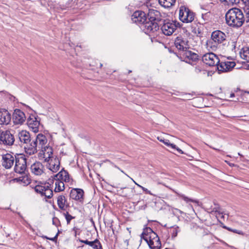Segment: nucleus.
Here are the masks:
<instances>
[{"instance_id":"obj_3","label":"nucleus","mask_w":249,"mask_h":249,"mask_svg":"<svg viewBox=\"0 0 249 249\" xmlns=\"http://www.w3.org/2000/svg\"><path fill=\"white\" fill-rule=\"evenodd\" d=\"M141 239L146 241L151 249H161V244L159 237L150 227L143 229L141 235Z\"/></svg>"},{"instance_id":"obj_55","label":"nucleus","mask_w":249,"mask_h":249,"mask_svg":"<svg viewBox=\"0 0 249 249\" xmlns=\"http://www.w3.org/2000/svg\"><path fill=\"white\" fill-rule=\"evenodd\" d=\"M246 66L247 67V69L249 70V61H247V63Z\"/></svg>"},{"instance_id":"obj_40","label":"nucleus","mask_w":249,"mask_h":249,"mask_svg":"<svg viewBox=\"0 0 249 249\" xmlns=\"http://www.w3.org/2000/svg\"><path fill=\"white\" fill-rule=\"evenodd\" d=\"M22 183L24 185H27L28 184H29L30 183V180L28 179V178L27 177H25V176L22 177Z\"/></svg>"},{"instance_id":"obj_4","label":"nucleus","mask_w":249,"mask_h":249,"mask_svg":"<svg viewBox=\"0 0 249 249\" xmlns=\"http://www.w3.org/2000/svg\"><path fill=\"white\" fill-rule=\"evenodd\" d=\"M14 131L12 130H0V144L11 147L15 142Z\"/></svg>"},{"instance_id":"obj_24","label":"nucleus","mask_w":249,"mask_h":249,"mask_svg":"<svg viewBox=\"0 0 249 249\" xmlns=\"http://www.w3.org/2000/svg\"><path fill=\"white\" fill-rule=\"evenodd\" d=\"M54 179L60 180L63 182H69L70 180L69 173L64 170V168H62L58 174L54 176Z\"/></svg>"},{"instance_id":"obj_39","label":"nucleus","mask_w":249,"mask_h":249,"mask_svg":"<svg viewBox=\"0 0 249 249\" xmlns=\"http://www.w3.org/2000/svg\"><path fill=\"white\" fill-rule=\"evenodd\" d=\"M127 190L128 191H130L131 192L132 191V188H129L128 187H124V188H120V190L122 191L121 193L122 194V196H128V194L126 193H125L124 190Z\"/></svg>"},{"instance_id":"obj_26","label":"nucleus","mask_w":249,"mask_h":249,"mask_svg":"<svg viewBox=\"0 0 249 249\" xmlns=\"http://www.w3.org/2000/svg\"><path fill=\"white\" fill-rule=\"evenodd\" d=\"M41 150V152L40 154H43L44 155V158H45V160L46 161H49V159L52 157V155L53 154V150L52 147L49 145H45L40 149Z\"/></svg>"},{"instance_id":"obj_60","label":"nucleus","mask_w":249,"mask_h":249,"mask_svg":"<svg viewBox=\"0 0 249 249\" xmlns=\"http://www.w3.org/2000/svg\"><path fill=\"white\" fill-rule=\"evenodd\" d=\"M133 181H134L136 185L138 184L135 181H134V180H133Z\"/></svg>"},{"instance_id":"obj_5","label":"nucleus","mask_w":249,"mask_h":249,"mask_svg":"<svg viewBox=\"0 0 249 249\" xmlns=\"http://www.w3.org/2000/svg\"><path fill=\"white\" fill-rule=\"evenodd\" d=\"M180 23L177 21H171L170 19L165 18V22L161 24L160 27L162 33L165 36H169L180 27Z\"/></svg>"},{"instance_id":"obj_62","label":"nucleus","mask_w":249,"mask_h":249,"mask_svg":"<svg viewBox=\"0 0 249 249\" xmlns=\"http://www.w3.org/2000/svg\"><path fill=\"white\" fill-rule=\"evenodd\" d=\"M239 2H240V1H239V0H238L237 3H239Z\"/></svg>"},{"instance_id":"obj_52","label":"nucleus","mask_w":249,"mask_h":249,"mask_svg":"<svg viewBox=\"0 0 249 249\" xmlns=\"http://www.w3.org/2000/svg\"><path fill=\"white\" fill-rule=\"evenodd\" d=\"M54 180V178L53 179L49 178L48 180V181H46L45 182H50V183L51 184V186H52Z\"/></svg>"},{"instance_id":"obj_42","label":"nucleus","mask_w":249,"mask_h":249,"mask_svg":"<svg viewBox=\"0 0 249 249\" xmlns=\"http://www.w3.org/2000/svg\"><path fill=\"white\" fill-rule=\"evenodd\" d=\"M53 224L56 227H58L59 225H60L59 220L57 217H53Z\"/></svg>"},{"instance_id":"obj_23","label":"nucleus","mask_w":249,"mask_h":249,"mask_svg":"<svg viewBox=\"0 0 249 249\" xmlns=\"http://www.w3.org/2000/svg\"><path fill=\"white\" fill-rule=\"evenodd\" d=\"M57 203L59 208L63 211L70 207L69 203L64 195H60L57 197Z\"/></svg>"},{"instance_id":"obj_21","label":"nucleus","mask_w":249,"mask_h":249,"mask_svg":"<svg viewBox=\"0 0 249 249\" xmlns=\"http://www.w3.org/2000/svg\"><path fill=\"white\" fill-rule=\"evenodd\" d=\"M11 120L10 113L6 109H0V124L7 125Z\"/></svg>"},{"instance_id":"obj_11","label":"nucleus","mask_w":249,"mask_h":249,"mask_svg":"<svg viewBox=\"0 0 249 249\" xmlns=\"http://www.w3.org/2000/svg\"><path fill=\"white\" fill-rule=\"evenodd\" d=\"M235 63L233 61H219L217 69L219 73L231 71L235 66Z\"/></svg>"},{"instance_id":"obj_9","label":"nucleus","mask_w":249,"mask_h":249,"mask_svg":"<svg viewBox=\"0 0 249 249\" xmlns=\"http://www.w3.org/2000/svg\"><path fill=\"white\" fill-rule=\"evenodd\" d=\"M131 19L134 23L142 24L143 28H145V23L147 21V14L141 10L136 11L131 16Z\"/></svg>"},{"instance_id":"obj_17","label":"nucleus","mask_w":249,"mask_h":249,"mask_svg":"<svg viewBox=\"0 0 249 249\" xmlns=\"http://www.w3.org/2000/svg\"><path fill=\"white\" fill-rule=\"evenodd\" d=\"M27 124L34 132L37 133L38 132L40 122L37 120L35 116H30L27 119Z\"/></svg>"},{"instance_id":"obj_31","label":"nucleus","mask_w":249,"mask_h":249,"mask_svg":"<svg viewBox=\"0 0 249 249\" xmlns=\"http://www.w3.org/2000/svg\"><path fill=\"white\" fill-rule=\"evenodd\" d=\"M213 204L214 205V207L211 206L209 207L208 206H206L208 212L212 213L213 212L218 213L220 212V207L218 204H217L215 201H213Z\"/></svg>"},{"instance_id":"obj_15","label":"nucleus","mask_w":249,"mask_h":249,"mask_svg":"<svg viewBox=\"0 0 249 249\" xmlns=\"http://www.w3.org/2000/svg\"><path fill=\"white\" fill-rule=\"evenodd\" d=\"M23 146L25 152L29 155L34 154L38 151L36 143L33 138H32V141H28Z\"/></svg>"},{"instance_id":"obj_57","label":"nucleus","mask_w":249,"mask_h":249,"mask_svg":"<svg viewBox=\"0 0 249 249\" xmlns=\"http://www.w3.org/2000/svg\"><path fill=\"white\" fill-rule=\"evenodd\" d=\"M77 230V229L76 228V227H74L73 228V230L75 231V235L77 234V231H76V230Z\"/></svg>"},{"instance_id":"obj_8","label":"nucleus","mask_w":249,"mask_h":249,"mask_svg":"<svg viewBox=\"0 0 249 249\" xmlns=\"http://www.w3.org/2000/svg\"><path fill=\"white\" fill-rule=\"evenodd\" d=\"M27 168V160L24 155L19 154L15 156L14 171L19 174H23Z\"/></svg>"},{"instance_id":"obj_54","label":"nucleus","mask_w":249,"mask_h":249,"mask_svg":"<svg viewBox=\"0 0 249 249\" xmlns=\"http://www.w3.org/2000/svg\"><path fill=\"white\" fill-rule=\"evenodd\" d=\"M245 5H247L248 4H249V0H247V1H242Z\"/></svg>"},{"instance_id":"obj_30","label":"nucleus","mask_w":249,"mask_h":249,"mask_svg":"<svg viewBox=\"0 0 249 249\" xmlns=\"http://www.w3.org/2000/svg\"><path fill=\"white\" fill-rule=\"evenodd\" d=\"M240 56L242 59L247 61L249 60V48H243L240 53Z\"/></svg>"},{"instance_id":"obj_20","label":"nucleus","mask_w":249,"mask_h":249,"mask_svg":"<svg viewBox=\"0 0 249 249\" xmlns=\"http://www.w3.org/2000/svg\"><path fill=\"white\" fill-rule=\"evenodd\" d=\"M84 191L79 188H73L70 192V197L75 200L82 201L83 200Z\"/></svg>"},{"instance_id":"obj_35","label":"nucleus","mask_w":249,"mask_h":249,"mask_svg":"<svg viewBox=\"0 0 249 249\" xmlns=\"http://www.w3.org/2000/svg\"><path fill=\"white\" fill-rule=\"evenodd\" d=\"M214 5V3L213 2H207L206 3L201 4L200 8L202 9L205 10L206 11H209L212 9L213 6Z\"/></svg>"},{"instance_id":"obj_29","label":"nucleus","mask_w":249,"mask_h":249,"mask_svg":"<svg viewBox=\"0 0 249 249\" xmlns=\"http://www.w3.org/2000/svg\"><path fill=\"white\" fill-rule=\"evenodd\" d=\"M55 188L54 190L55 192H60L65 189L64 183L62 180H55Z\"/></svg>"},{"instance_id":"obj_41","label":"nucleus","mask_w":249,"mask_h":249,"mask_svg":"<svg viewBox=\"0 0 249 249\" xmlns=\"http://www.w3.org/2000/svg\"><path fill=\"white\" fill-rule=\"evenodd\" d=\"M244 10L246 13L245 20L247 22H249V8H244Z\"/></svg>"},{"instance_id":"obj_58","label":"nucleus","mask_w":249,"mask_h":249,"mask_svg":"<svg viewBox=\"0 0 249 249\" xmlns=\"http://www.w3.org/2000/svg\"><path fill=\"white\" fill-rule=\"evenodd\" d=\"M103 66V64L102 63H100V68H102V67Z\"/></svg>"},{"instance_id":"obj_61","label":"nucleus","mask_w":249,"mask_h":249,"mask_svg":"<svg viewBox=\"0 0 249 249\" xmlns=\"http://www.w3.org/2000/svg\"><path fill=\"white\" fill-rule=\"evenodd\" d=\"M203 71V72H203V73H204V74H205V71Z\"/></svg>"},{"instance_id":"obj_32","label":"nucleus","mask_w":249,"mask_h":249,"mask_svg":"<svg viewBox=\"0 0 249 249\" xmlns=\"http://www.w3.org/2000/svg\"><path fill=\"white\" fill-rule=\"evenodd\" d=\"M159 4L165 8L169 9L175 5L176 1H158Z\"/></svg>"},{"instance_id":"obj_51","label":"nucleus","mask_w":249,"mask_h":249,"mask_svg":"<svg viewBox=\"0 0 249 249\" xmlns=\"http://www.w3.org/2000/svg\"><path fill=\"white\" fill-rule=\"evenodd\" d=\"M179 154H183V152L182 151V150H181L180 148H178L177 147V148H176V149Z\"/></svg>"},{"instance_id":"obj_53","label":"nucleus","mask_w":249,"mask_h":249,"mask_svg":"<svg viewBox=\"0 0 249 249\" xmlns=\"http://www.w3.org/2000/svg\"><path fill=\"white\" fill-rule=\"evenodd\" d=\"M224 228H225L226 229H227L228 231H232V230H233L232 229H231V228L227 227L226 226L224 227Z\"/></svg>"},{"instance_id":"obj_59","label":"nucleus","mask_w":249,"mask_h":249,"mask_svg":"<svg viewBox=\"0 0 249 249\" xmlns=\"http://www.w3.org/2000/svg\"><path fill=\"white\" fill-rule=\"evenodd\" d=\"M213 148V149L215 150L219 151V150H218V149H216V148Z\"/></svg>"},{"instance_id":"obj_25","label":"nucleus","mask_w":249,"mask_h":249,"mask_svg":"<svg viewBox=\"0 0 249 249\" xmlns=\"http://www.w3.org/2000/svg\"><path fill=\"white\" fill-rule=\"evenodd\" d=\"M79 242L83 243L91 247L93 249H103L102 244L98 239H95L92 241H89L88 240L79 239Z\"/></svg>"},{"instance_id":"obj_34","label":"nucleus","mask_w":249,"mask_h":249,"mask_svg":"<svg viewBox=\"0 0 249 249\" xmlns=\"http://www.w3.org/2000/svg\"><path fill=\"white\" fill-rule=\"evenodd\" d=\"M53 196V191L52 190V187H49L48 189H47L46 192L44 193L43 196H45V201H47V198L50 199Z\"/></svg>"},{"instance_id":"obj_48","label":"nucleus","mask_w":249,"mask_h":249,"mask_svg":"<svg viewBox=\"0 0 249 249\" xmlns=\"http://www.w3.org/2000/svg\"><path fill=\"white\" fill-rule=\"evenodd\" d=\"M202 71L201 68L200 67H196L195 69V72L196 73H199Z\"/></svg>"},{"instance_id":"obj_63","label":"nucleus","mask_w":249,"mask_h":249,"mask_svg":"<svg viewBox=\"0 0 249 249\" xmlns=\"http://www.w3.org/2000/svg\"><path fill=\"white\" fill-rule=\"evenodd\" d=\"M238 155L241 156L239 153H238Z\"/></svg>"},{"instance_id":"obj_6","label":"nucleus","mask_w":249,"mask_h":249,"mask_svg":"<svg viewBox=\"0 0 249 249\" xmlns=\"http://www.w3.org/2000/svg\"><path fill=\"white\" fill-rule=\"evenodd\" d=\"M177 56L181 61L192 65H194L199 59V55L197 53L189 49L179 53Z\"/></svg>"},{"instance_id":"obj_38","label":"nucleus","mask_w":249,"mask_h":249,"mask_svg":"<svg viewBox=\"0 0 249 249\" xmlns=\"http://www.w3.org/2000/svg\"><path fill=\"white\" fill-rule=\"evenodd\" d=\"M177 194L179 197H181L186 202H188L190 201L193 202V200L192 199L188 198V197L185 196L184 195L179 194L178 193Z\"/></svg>"},{"instance_id":"obj_16","label":"nucleus","mask_w":249,"mask_h":249,"mask_svg":"<svg viewBox=\"0 0 249 249\" xmlns=\"http://www.w3.org/2000/svg\"><path fill=\"white\" fill-rule=\"evenodd\" d=\"M18 137L19 142V145L23 146L28 141H32L30 133L26 130H22L18 133Z\"/></svg>"},{"instance_id":"obj_1","label":"nucleus","mask_w":249,"mask_h":249,"mask_svg":"<svg viewBox=\"0 0 249 249\" xmlns=\"http://www.w3.org/2000/svg\"><path fill=\"white\" fill-rule=\"evenodd\" d=\"M165 14H161L157 10L149 9L147 13V21L145 23V28L143 29L146 34L157 31L161 24L165 22Z\"/></svg>"},{"instance_id":"obj_19","label":"nucleus","mask_w":249,"mask_h":249,"mask_svg":"<svg viewBox=\"0 0 249 249\" xmlns=\"http://www.w3.org/2000/svg\"><path fill=\"white\" fill-rule=\"evenodd\" d=\"M51 184L50 182H39V183L36 185L34 187L35 191L40 195L41 196H43L44 193L46 192L47 189L51 187Z\"/></svg>"},{"instance_id":"obj_22","label":"nucleus","mask_w":249,"mask_h":249,"mask_svg":"<svg viewBox=\"0 0 249 249\" xmlns=\"http://www.w3.org/2000/svg\"><path fill=\"white\" fill-rule=\"evenodd\" d=\"M35 141L37 145V149L38 151L43 148L47 142V139L46 137L42 134H38L35 138Z\"/></svg>"},{"instance_id":"obj_33","label":"nucleus","mask_w":249,"mask_h":249,"mask_svg":"<svg viewBox=\"0 0 249 249\" xmlns=\"http://www.w3.org/2000/svg\"><path fill=\"white\" fill-rule=\"evenodd\" d=\"M179 231V227L176 225L171 227L170 232L171 233V237L172 239H174L178 235V233Z\"/></svg>"},{"instance_id":"obj_46","label":"nucleus","mask_w":249,"mask_h":249,"mask_svg":"<svg viewBox=\"0 0 249 249\" xmlns=\"http://www.w3.org/2000/svg\"><path fill=\"white\" fill-rule=\"evenodd\" d=\"M232 231L234 233H236L240 235H244V233L242 231L240 230L233 229V230H232Z\"/></svg>"},{"instance_id":"obj_14","label":"nucleus","mask_w":249,"mask_h":249,"mask_svg":"<svg viewBox=\"0 0 249 249\" xmlns=\"http://www.w3.org/2000/svg\"><path fill=\"white\" fill-rule=\"evenodd\" d=\"M26 120L24 113L19 109H16L13 114V121L15 124H22Z\"/></svg>"},{"instance_id":"obj_45","label":"nucleus","mask_w":249,"mask_h":249,"mask_svg":"<svg viewBox=\"0 0 249 249\" xmlns=\"http://www.w3.org/2000/svg\"><path fill=\"white\" fill-rule=\"evenodd\" d=\"M208 14H210V12L202 14V18L203 19L204 21H207L209 20V18L208 16Z\"/></svg>"},{"instance_id":"obj_43","label":"nucleus","mask_w":249,"mask_h":249,"mask_svg":"<svg viewBox=\"0 0 249 249\" xmlns=\"http://www.w3.org/2000/svg\"><path fill=\"white\" fill-rule=\"evenodd\" d=\"M22 177L15 178L11 180V181H12L13 182H18L19 183H22Z\"/></svg>"},{"instance_id":"obj_12","label":"nucleus","mask_w":249,"mask_h":249,"mask_svg":"<svg viewBox=\"0 0 249 249\" xmlns=\"http://www.w3.org/2000/svg\"><path fill=\"white\" fill-rule=\"evenodd\" d=\"M174 43L176 47L179 51V53L186 51L189 48L187 39L183 38L181 36L177 37Z\"/></svg>"},{"instance_id":"obj_49","label":"nucleus","mask_w":249,"mask_h":249,"mask_svg":"<svg viewBox=\"0 0 249 249\" xmlns=\"http://www.w3.org/2000/svg\"><path fill=\"white\" fill-rule=\"evenodd\" d=\"M192 32L195 33V34H199L201 33V31L199 28H195L192 30Z\"/></svg>"},{"instance_id":"obj_44","label":"nucleus","mask_w":249,"mask_h":249,"mask_svg":"<svg viewBox=\"0 0 249 249\" xmlns=\"http://www.w3.org/2000/svg\"><path fill=\"white\" fill-rule=\"evenodd\" d=\"M137 185H138L139 187L141 188L142 189V190H143V191H144L146 194H149V195H152V193H151V192H150L149 190H148L147 189H146V188H144V187H142V186H141V185H139V184H137Z\"/></svg>"},{"instance_id":"obj_64","label":"nucleus","mask_w":249,"mask_h":249,"mask_svg":"<svg viewBox=\"0 0 249 249\" xmlns=\"http://www.w3.org/2000/svg\"><path fill=\"white\" fill-rule=\"evenodd\" d=\"M234 2H235V3H236V0H234Z\"/></svg>"},{"instance_id":"obj_27","label":"nucleus","mask_w":249,"mask_h":249,"mask_svg":"<svg viewBox=\"0 0 249 249\" xmlns=\"http://www.w3.org/2000/svg\"><path fill=\"white\" fill-rule=\"evenodd\" d=\"M43 165L40 162H36L31 166L32 172L36 175H40L43 172Z\"/></svg>"},{"instance_id":"obj_36","label":"nucleus","mask_w":249,"mask_h":249,"mask_svg":"<svg viewBox=\"0 0 249 249\" xmlns=\"http://www.w3.org/2000/svg\"><path fill=\"white\" fill-rule=\"evenodd\" d=\"M64 214L65 216V218L68 224H70L71 221L74 218L73 216L70 214L68 212L66 213H64Z\"/></svg>"},{"instance_id":"obj_37","label":"nucleus","mask_w":249,"mask_h":249,"mask_svg":"<svg viewBox=\"0 0 249 249\" xmlns=\"http://www.w3.org/2000/svg\"><path fill=\"white\" fill-rule=\"evenodd\" d=\"M59 233H60V231L58 230V232H57L56 235L53 237L49 238V237H48L47 236L45 235V236H43L42 238H44V239H48V240H50L51 241L55 242V241H56L57 240V237H58V236Z\"/></svg>"},{"instance_id":"obj_50","label":"nucleus","mask_w":249,"mask_h":249,"mask_svg":"<svg viewBox=\"0 0 249 249\" xmlns=\"http://www.w3.org/2000/svg\"><path fill=\"white\" fill-rule=\"evenodd\" d=\"M168 146L174 149H176V148H177V146L175 144L172 143L170 142H169Z\"/></svg>"},{"instance_id":"obj_56","label":"nucleus","mask_w":249,"mask_h":249,"mask_svg":"<svg viewBox=\"0 0 249 249\" xmlns=\"http://www.w3.org/2000/svg\"><path fill=\"white\" fill-rule=\"evenodd\" d=\"M234 96H235V94H234V93H231V94H230V97L231 98H232V97H233Z\"/></svg>"},{"instance_id":"obj_10","label":"nucleus","mask_w":249,"mask_h":249,"mask_svg":"<svg viewBox=\"0 0 249 249\" xmlns=\"http://www.w3.org/2000/svg\"><path fill=\"white\" fill-rule=\"evenodd\" d=\"M202 60L206 65L209 66H216L219 63V59L213 53H206L202 57Z\"/></svg>"},{"instance_id":"obj_47","label":"nucleus","mask_w":249,"mask_h":249,"mask_svg":"<svg viewBox=\"0 0 249 249\" xmlns=\"http://www.w3.org/2000/svg\"><path fill=\"white\" fill-rule=\"evenodd\" d=\"M158 140L160 141V142H162L163 143H164L166 146H168L169 145V143L170 142V141L169 140H162V139H160V140L159 138H158Z\"/></svg>"},{"instance_id":"obj_7","label":"nucleus","mask_w":249,"mask_h":249,"mask_svg":"<svg viewBox=\"0 0 249 249\" xmlns=\"http://www.w3.org/2000/svg\"><path fill=\"white\" fill-rule=\"evenodd\" d=\"M195 14L187 7L183 5L179 8V18L183 22H191L194 20Z\"/></svg>"},{"instance_id":"obj_28","label":"nucleus","mask_w":249,"mask_h":249,"mask_svg":"<svg viewBox=\"0 0 249 249\" xmlns=\"http://www.w3.org/2000/svg\"><path fill=\"white\" fill-rule=\"evenodd\" d=\"M60 159L56 157L53 160H52L49 163V168L53 172H56L60 168Z\"/></svg>"},{"instance_id":"obj_2","label":"nucleus","mask_w":249,"mask_h":249,"mask_svg":"<svg viewBox=\"0 0 249 249\" xmlns=\"http://www.w3.org/2000/svg\"><path fill=\"white\" fill-rule=\"evenodd\" d=\"M226 23L230 27L238 28L242 26L245 21L242 10L238 8L229 10L225 15Z\"/></svg>"},{"instance_id":"obj_18","label":"nucleus","mask_w":249,"mask_h":249,"mask_svg":"<svg viewBox=\"0 0 249 249\" xmlns=\"http://www.w3.org/2000/svg\"><path fill=\"white\" fill-rule=\"evenodd\" d=\"M226 37L225 33L219 30L213 31L211 35L212 40L217 44H220L225 40Z\"/></svg>"},{"instance_id":"obj_13","label":"nucleus","mask_w":249,"mask_h":249,"mask_svg":"<svg viewBox=\"0 0 249 249\" xmlns=\"http://www.w3.org/2000/svg\"><path fill=\"white\" fill-rule=\"evenodd\" d=\"M15 161V156L10 153L3 155L2 157V165L5 169H10Z\"/></svg>"}]
</instances>
